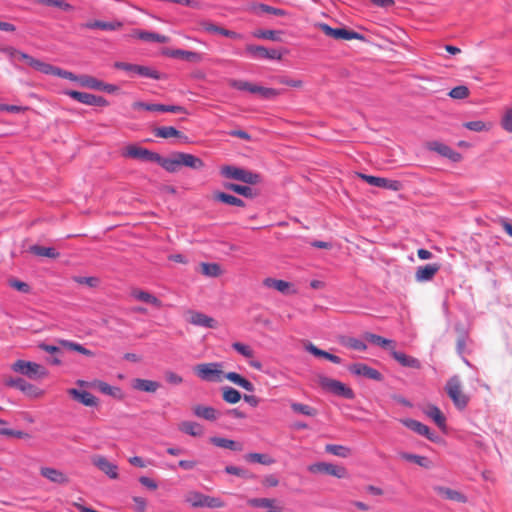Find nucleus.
<instances>
[{
	"instance_id": "f257e3e1",
	"label": "nucleus",
	"mask_w": 512,
	"mask_h": 512,
	"mask_svg": "<svg viewBox=\"0 0 512 512\" xmlns=\"http://www.w3.org/2000/svg\"><path fill=\"white\" fill-rule=\"evenodd\" d=\"M158 164L170 173L177 172L180 167H188L193 170H201L205 167V163L201 158L184 152H175L169 157H162L160 155Z\"/></svg>"
},
{
	"instance_id": "f03ea898",
	"label": "nucleus",
	"mask_w": 512,
	"mask_h": 512,
	"mask_svg": "<svg viewBox=\"0 0 512 512\" xmlns=\"http://www.w3.org/2000/svg\"><path fill=\"white\" fill-rule=\"evenodd\" d=\"M220 174L225 178L242 181L249 185L259 184L262 180L260 174L233 165L221 166Z\"/></svg>"
},
{
	"instance_id": "7ed1b4c3",
	"label": "nucleus",
	"mask_w": 512,
	"mask_h": 512,
	"mask_svg": "<svg viewBox=\"0 0 512 512\" xmlns=\"http://www.w3.org/2000/svg\"><path fill=\"white\" fill-rule=\"evenodd\" d=\"M445 391L458 409L463 410L467 407L469 396L462 391L458 376H453L447 381Z\"/></svg>"
},
{
	"instance_id": "20e7f679",
	"label": "nucleus",
	"mask_w": 512,
	"mask_h": 512,
	"mask_svg": "<svg viewBox=\"0 0 512 512\" xmlns=\"http://www.w3.org/2000/svg\"><path fill=\"white\" fill-rule=\"evenodd\" d=\"M222 367V363L219 362L202 363L196 365L194 371L203 381L220 382L224 375Z\"/></svg>"
},
{
	"instance_id": "39448f33",
	"label": "nucleus",
	"mask_w": 512,
	"mask_h": 512,
	"mask_svg": "<svg viewBox=\"0 0 512 512\" xmlns=\"http://www.w3.org/2000/svg\"><path fill=\"white\" fill-rule=\"evenodd\" d=\"M14 372L25 375L31 379L45 378L48 376V371L42 365L25 360H17L11 366Z\"/></svg>"
},
{
	"instance_id": "423d86ee",
	"label": "nucleus",
	"mask_w": 512,
	"mask_h": 512,
	"mask_svg": "<svg viewBox=\"0 0 512 512\" xmlns=\"http://www.w3.org/2000/svg\"><path fill=\"white\" fill-rule=\"evenodd\" d=\"M121 155L125 158L138 159L146 162H155L157 164L160 160V154L135 144H130L123 148Z\"/></svg>"
},
{
	"instance_id": "0eeeda50",
	"label": "nucleus",
	"mask_w": 512,
	"mask_h": 512,
	"mask_svg": "<svg viewBox=\"0 0 512 512\" xmlns=\"http://www.w3.org/2000/svg\"><path fill=\"white\" fill-rule=\"evenodd\" d=\"M312 474H327L342 479L348 476L347 469L342 465L327 462H316L307 467Z\"/></svg>"
},
{
	"instance_id": "6e6552de",
	"label": "nucleus",
	"mask_w": 512,
	"mask_h": 512,
	"mask_svg": "<svg viewBox=\"0 0 512 512\" xmlns=\"http://www.w3.org/2000/svg\"><path fill=\"white\" fill-rule=\"evenodd\" d=\"M319 383L323 389L332 392L335 395L342 396L347 399L354 398L353 390L338 380L328 377H320Z\"/></svg>"
},
{
	"instance_id": "1a4fd4ad",
	"label": "nucleus",
	"mask_w": 512,
	"mask_h": 512,
	"mask_svg": "<svg viewBox=\"0 0 512 512\" xmlns=\"http://www.w3.org/2000/svg\"><path fill=\"white\" fill-rule=\"evenodd\" d=\"M320 29L323 31V33L326 36H329L334 39H343V40H352V39H358V40H364V36L352 31L347 30L345 28H332L327 24H320Z\"/></svg>"
},
{
	"instance_id": "9d476101",
	"label": "nucleus",
	"mask_w": 512,
	"mask_h": 512,
	"mask_svg": "<svg viewBox=\"0 0 512 512\" xmlns=\"http://www.w3.org/2000/svg\"><path fill=\"white\" fill-rule=\"evenodd\" d=\"M39 473L43 478L56 485L64 486L70 483L69 476L62 470L54 467L42 466Z\"/></svg>"
},
{
	"instance_id": "9b49d317",
	"label": "nucleus",
	"mask_w": 512,
	"mask_h": 512,
	"mask_svg": "<svg viewBox=\"0 0 512 512\" xmlns=\"http://www.w3.org/2000/svg\"><path fill=\"white\" fill-rule=\"evenodd\" d=\"M4 384L9 387H16L28 396L31 397H41L43 395V391L37 388L36 386L28 383L23 378H5Z\"/></svg>"
},
{
	"instance_id": "f8f14e48",
	"label": "nucleus",
	"mask_w": 512,
	"mask_h": 512,
	"mask_svg": "<svg viewBox=\"0 0 512 512\" xmlns=\"http://www.w3.org/2000/svg\"><path fill=\"white\" fill-rule=\"evenodd\" d=\"M358 176L372 186L380 187V188H384V189H388V190H392V191H398L401 189V186H402L401 182H399L397 180H390L387 178L376 177V176L366 175V174H362V173H359Z\"/></svg>"
},
{
	"instance_id": "ddd939ff",
	"label": "nucleus",
	"mask_w": 512,
	"mask_h": 512,
	"mask_svg": "<svg viewBox=\"0 0 512 512\" xmlns=\"http://www.w3.org/2000/svg\"><path fill=\"white\" fill-rule=\"evenodd\" d=\"M427 148L431 151L438 153L442 157L449 159L452 162H459L462 159V155L459 152L453 150L448 145L439 141L428 142Z\"/></svg>"
},
{
	"instance_id": "4468645a",
	"label": "nucleus",
	"mask_w": 512,
	"mask_h": 512,
	"mask_svg": "<svg viewBox=\"0 0 512 512\" xmlns=\"http://www.w3.org/2000/svg\"><path fill=\"white\" fill-rule=\"evenodd\" d=\"M92 464L107 475L110 479H118V466L110 462L102 455H95L91 459Z\"/></svg>"
},
{
	"instance_id": "2eb2a0df",
	"label": "nucleus",
	"mask_w": 512,
	"mask_h": 512,
	"mask_svg": "<svg viewBox=\"0 0 512 512\" xmlns=\"http://www.w3.org/2000/svg\"><path fill=\"white\" fill-rule=\"evenodd\" d=\"M68 96L73 98L74 100L86 104V105H92V106H106L107 101L101 96H97L94 94L86 93V92H79L74 90H69L66 92Z\"/></svg>"
},
{
	"instance_id": "dca6fc26",
	"label": "nucleus",
	"mask_w": 512,
	"mask_h": 512,
	"mask_svg": "<svg viewBox=\"0 0 512 512\" xmlns=\"http://www.w3.org/2000/svg\"><path fill=\"white\" fill-rule=\"evenodd\" d=\"M186 315L187 321L194 326H201L206 328L217 327V321L204 313L189 310Z\"/></svg>"
},
{
	"instance_id": "f3484780",
	"label": "nucleus",
	"mask_w": 512,
	"mask_h": 512,
	"mask_svg": "<svg viewBox=\"0 0 512 512\" xmlns=\"http://www.w3.org/2000/svg\"><path fill=\"white\" fill-rule=\"evenodd\" d=\"M349 371L352 374L363 376L368 379H372L375 381H382L383 375L376 369L364 364V363H355L349 366Z\"/></svg>"
},
{
	"instance_id": "a211bd4d",
	"label": "nucleus",
	"mask_w": 512,
	"mask_h": 512,
	"mask_svg": "<svg viewBox=\"0 0 512 512\" xmlns=\"http://www.w3.org/2000/svg\"><path fill=\"white\" fill-rule=\"evenodd\" d=\"M262 284L264 287L277 290L284 295L297 293L296 289L293 287V284L285 280L267 277L262 281Z\"/></svg>"
},
{
	"instance_id": "6ab92c4d",
	"label": "nucleus",
	"mask_w": 512,
	"mask_h": 512,
	"mask_svg": "<svg viewBox=\"0 0 512 512\" xmlns=\"http://www.w3.org/2000/svg\"><path fill=\"white\" fill-rule=\"evenodd\" d=\"M402 422L407 428L411 429L417 434L425 436L430 441H436L437 436L435 435V433L431 432L430 428L427 425L414 419H405Z\"/></svg>"
},
{
	"instance_id": "aec40b11",
	"label": "nucleus",
	"mask_w": 512,
	"mask_h": 512,
	"mask_svg": "<svg viewBox=\"0 0 512 512\" xmlns=\"http://www.w3.org/2000/svg\"><path fill=\"white\" fill-rule=\"evenodd\" d=\"M391 356L394 360H396L401 366L413 368V369H421L422 364L419 359L407 355L403 352L396 351L395 349H391Z\"/></svg>"
},
{
	"instance_id": "412c9836",
	"label": "nucleus",
	"mask_w": 512,
	"mask_h": 512,
	"mask_svg": "<svg viewBox=\"0 0 512 512\" xmlns=\"http://www.w3.org/2000/svg\"><path fill=\"white\" fill-rule=\"evenodd\" d=\"M68 394L77 402L88 406L94 407L97 405V398L90 392L80 391L75 388L68 390Z\"/></svg>"
},
{
	"instance_id": "4be33fe9",
	"label": "nucleus",
	"mask_w": 512,
	"mask_h": 512,
	"mask_svg": "<svg viewBox=\"0 0 512 512\" xmlns=\"http://www.w3.org/2000/svg\"><path fill=\"white\" fill-rule=\"evenodd\" d=\"M433 490L440 496L444 497L445 499L459 502V503H466L467 497L462 494L461 492L451 489L449 487L444 486H434Z\"/></svg>"
},
{
	"instance_id": "5701e85b",
	"label": "nucleus",
	"mask_w": 512,
	"mask_h": 512,
	"mask_svg": "<svg viewBox=\"0 0 512 512\" xmlns=\"http://www.w3.org/2000/svg\"><path fill=\"white\" fill-rule=\"evenodd\" d=\"M131 296L138 301L150 304L156 308L162 307V302L155 295L147 291L135 288L131 291Z\"/></svg>"
},
{
	"instance_id": "b1692460",
	"label": "nucleus",
	"mask_w": 512,
	"mask_h": 512,
	"mask_svg": "<svg viewBox=\"0 0 512 512\" xmlns=\"http://www.w3.org/2000/svg\"><path fill=\"white\" fill-rule=\"evenodd\" d=\"M439 269V264H428L425 266H420L416 271L415 278L419 282L429 281L433 279Z\"/></svg>"
},
{
	"instance_id": "393cba45",
	"label": "nucleus",
	"mask_w": 512,
	"mask_h": 512,
	"mask_svg": "<svg viewBox=\"0 0 512 512\" xmlns=\"http://www.w3.org/2000/svg\"><path fill=\"white\" fill-rule=\"evenodd\" d=\"M192 411L196 417L202 418V419H205L208 421H215L219 416V412L211 406L194 405L192 407Z\"/></svg>"
},
{
	"instance_id": "a878e982",
	"label": "nucleus",
	"mask_w": 512,
	"mask_h": 512,
	"mask_svg": "<svg viewBox=\"0 0 512 512\" xmlns=\"http://www.w3.org/2000/svg\"><path fill=\"white\" fill-rule=\"evenodd\" d=\"M210 197L214 202L224 203L229 206H244V202L240 198L224 192L214 191Z\"/></svg>"
},
{
	"instance_id": "bb28decb",
	"label": "nucleus",
	"mask_w": 512,
	"mask_h": 512,
	"mask_svg": "<svg viewBox=\"0 0 512 512\" xmlns=\"http://www.w3.org/2000/svg\"><path fill=\"white\" fill-rule=\"evenodd\" d=\"M132 37H136L143 41L148 42H158V43H168L169 38L165 35H161L154 32L142 31V30H134L131 34Z\"/></svg>"
},
{
	"instance_id": "cd10ccee",
	"label": "nucleus",
	"mask_w": 512,
	"mask_h": 512,
	"mask_svg": "<svg viewBox=\"0 0 512 512\" xmlns=\"http://www.w3.org/2000/svg\"><path fill=\"white\" fill-rule=\"evenodd\" d=\"M160 387V383L153 380L136 378L132 381V388L139 391L154 393Z\"/></svg>"
},
{
	"instance_id": "c85d7f7f",
	"label": "nucleus",
	"mask_w": 512,
	"mask_h": 512,
	"mask_svg": "<svg viewBox=\"0 0 512 512\" xmlns=\"http://www.w3.org/2000/svg\"><path fill=\"white\" fill-rule=\"evenodd\" d=\"M178 429L190 436L200 437L204 434L203 426L193 421H183L178 425Z\"/></svg>"
},
{
	"instance_id": "c756f323",
	"label": "nucleus",
	"mask_w": 512,
	"mask_h": 512,
	"mask_svg": "<svg viewBox=\"0 0 512 512\" xmlns=\"http://www.w3.org/2000/svg\"><path fill=\"white\" fill-rule=\"evenodd\" d=\"M210 443L215 445L216 447L225 448L233 451H242L243 450V444L236 442L234 440H230L223 437H211L209 439Z\"/></svg>"
},
{
	"instance_id": "7c9ffc66",
	"label": "nucleus",
	"mask_w": 512,
	"mask_h": 512,
	"mask_svg": "<svg viewBox=\"0 0 512 512\" xmlns=\"http://www.w3.org/2000/svg\"><path fill=\"white\" fill-rule=\"evenodd\" d=\"M28 251L38 257H46L56 259L60 256V253L53 247H45L41 245H32Z\"/></svg>"
},
{
	"instance_id": "2f4dec72",
	"label": "nucleus",
	"mask_w": 512,
	"mask_h": 512,
	"mask_svg": "<svg viewBox=\"0 0 512 512\" xmlns=\"http://www.w3.org/2000/svg\"><path fill=\"white\" fill-rule=\"evenodd\" d=\"M167 55L173 58H180L195 63L200 62L202 60V55L200 53L182 49L172 50L170 52H167Z\"/></svg>"
},
{
	"instance_id": "473e14b6",
	"label": "nucleus",
	"mask_w": 512,
	"mask_h": 512,
	"mask_svg": "<svg viewBox=\"0 0 512 512\" xmlns=\"http://www.w3.org/2000/svg\"><path fill=\"white\" fill-rule=\"evenodd\" d=\"M425 414L429 418H431L440 429L445 430V428H446V418H445V416L443 415V413L441 412V410L437 406L429 405L425 409Z\"/></svg>"
},
{
	"instance_id": "72a5a7b5",
	"label": "nucleus",
	"mask_w": 512,
	"mask_h": 512,
	"mask_svg": "<svg viewBox=\"0 0 512 512\" xmlns=\"http://www.w3.org/2000/svg\"><path fill=\"white\" fill-rule=\"evenodd\" d=\"M201 26L206 32H209V33L220 34V35H223V36L229 37V38H239L240 37V35L237 34L236 32L219 27L210 22H202Z\"/></svg>"
},
{
	"instance_id": "f704fd0d",
	"label": "nucleus",
	"mask_w": 512,
	"mask_h": 512,
	"mask_svg": "<svg viewBox=\"0 0 512 512\" xmlns=\"http://www.w3.org/2000/svg\"><path fill=\"white\" fill-rule=\"evenodd\" d=\"M224 377L229 381L233 382L234 384L242 387L246 391L253 392L255 389L254 385L249 380H247L246 378H244L243 376L236 372H228L227 374L224 375Z\"/></svg>"
},
{
	"instance_id": "c9c22d12",
	"label": "nucleus",
	"mask_w": 512,
	"mask_h": 512,
	"mask_svg": "<svg viewBox=\"0 0 512 512\" xmlns=\"http://www.w3.org/2000/svg\"><path fill=\"white\" fill-rule=\"evenodd\" d=\"M244 459L250 463H259V464L267 465V466L275 463V459L272 458L271 456H269L268 454L256 453V452L247 453L244 456Z\"/></svg>"
},
{
	"instance_id": "e433bc0d",
	"label": "nucleus",
	"mask_w": 512,
	"mask_h": 512,
	"mask_svg": "<svg viewBox=\"0 0 512 512\" xmlns=\"http://www.w3.org/2000/svg\"><path fill=\"white\" fill-rule=\"evenodd\" d=\"M58 343L64 347V348H67L71 351H75V352H78V353H81L87 357H94L95 356V353L87 348H85L83 345L79 344V343H76V342H73V341H69V340H64V339H60L58 340Z\"/></svg>"
},
{
	"instance_id": "4c0bfd02",
	"label": "nucleus",
	"mask_w": 512,
	"mask_h": 512,
	"mask_svg": "<svg viewBox=\"0 0 512 512\" xmlns=\"http://www.w3.org/2000/svg\"><path fill=\"white\" fill-rule=\"evenodd\" d=\"M364 337L370 343L378 345L384 349H389L390 351L392 348L395 349V343L390 339H386L373 333H366Z\"/></svg>"
},
{
	"instance_id": "58836bf2",
	"label": "nucleus",
	"mask_w": 512,
	"mask_h": 512,
	"mask_svg": "<svg viewBox=\"0 0 512 512\" xmlns=\"http://www.w3.org/2000/svg\"><path fill=\"white\" fill-rule=\"evenodd\" d=\"M399 456L406 461L413 462L421 467L424 468H431L432 462L425 456H420L416 454H411L407 452H401L399 453Z\"/></svg>"
},
{
	"instance_id": "ea45409f",
	"label": "nucleus",
	"mask_w": 512,
	"mask_h": 512,
	"mask_svg": "<svg viewBox=\"0 0 512 512\" xmlns=\"http://www.w3.org/2000/svg\"><path fill=\"white\" fill-rule=\"evenodd\" d=\"M306 350L308 352H310L311 354H313L314 356L316 357H322V358H325L335 364H340L341 363V358L338 357L337 355H334V354H331L327 351H324V350H321L319 349L318 347H316L315 345L313 344H309L307 347H306Z\"/></svg>"
},
{
	"instance_id": "a19ab883",
	"label": "nucleus",
	"mask_w": 512,
	"mask_h": 512,
	"mask_svg": "<svg viewBox=\"0 0 512 512\" xmlns=\"http://www.w3.org/2000/svg\"><path fill=\"white\" fill-rule=\"evenodd\" d=\"M200 272L207 277H219L223 274V270L218 263H201Z\"/></svg>"
},
{
	"instance_id": "79ce46f5",
	"label": "nucleus",
	"mask_w": 512,
	"mask_h": 512,
	"mask_svg": "<svg viewBox=\"0 0 512 512\" xmlns=\"http://www.w3.org/2000/svg\"><path fill=\"white\" fill-rule=\"evenodd\" d=\"M88 29H101V30H117L122 27L121 22H104V21H93L88 22L84 25Z\"/></svg>"
},
{
	"instance_id": "37998d69",
	"label": "nucleus",
	"mask_w": 512,
	"mask_h": 512,
	"mask_svg": "<svg viewBox=\"0 0 512 512\" xmlns=\"http://www.w3.org/2000/svg\"><path fill=\"white\" fill-rule=\"evenodd\" d=\"M222 398L229 404H235L240 401L241 394L235 388L226 386L222 388Z\"/></svg>"
},
{
	"instance_id": "c03bdc74",
	"label": "nucleus",
	"mask_w": 512,
	"mask_h": 512,
	"mask_svg": "<svg viewBox=\"0 0 512 512\" xmlns=\"http://www.w3.org/2000/svg\"><path fill=\"white\" fill-rule=\"evenodd\" d=\"M325 451L335 456H339L342 458H347L351 455L352 451L349 447L335 444H327L325 446Z\"/></svg>"
},
{
	"instance_id": "a18cd8bd",
	"label": "nucleus",
	"mask_w": 512,
	"mask_h": 512,
	"mask_svg": "<svg viewBox=\"0 0 512 512\" xmlns=\"http://www.w3.org/2000/svg\"><path fill=\"white\" fill-rule=\"evenodd\" d=\"M224 187L228 190H231L239 195L245 196L247 198H252L255 193L253 189L249 186L234 184V183H226Z\"/></svg>"
},
{
	"instance_id": "49530a36",
	"label": "nucleus",
	"mask_w": 512,
	"mask_h": 512,
	"mask_svg": "<svg viewBox=\"0 0 512 512\" xmlns=\"http://www.w3.org/2000/svg\"><path fill=\"white\" fill-rule=\"evenodd\" d=\"M154 134L156 137L160 138H171V137H181L182 134L179 130L172 126H162L158 127L154 130Z\"/></svg>"
},
{
	"instance_id": "de8ad7c7",
	"label": "nucleus",
	"mask_w": 512,
	"mask_h": 512,
	"mask_svg": "<svg viewBox=\"0 0 512 512\" xmlns=\"http://www.w3.org/2000/svg\"><path fill=\"white\" fill-rule=\"evenodd\" d=\"M280 31L276 30H264L258 29L252 32V36L258 39H267L271 41H279L280 40Z\"/></svg>"
},
{
	"instance_id": "09e8293b",
	"label": "nucleus",
	"mask_w": 512,
	"mask_h": 512,
	"mask_svg": "<svg viewBox=\"0 0 512 512\" xmlns=\"http://www.w3.org/2000/svg\"><path fill=\"white\" fill-rule=\"evenodd\" d=\"M73 281L79 285H86L90 288H98L101 284V279L97 276H74Z\"/></svg>"
},
{
	"instance_id": "8fccbe9b",
	"label": "nucleus",
	"mask_w": 512,
	"mask_h": 512,
	"mask_svg": "<svg viewBox=\"0 0 512 512\" xmlns=\"http://www.w3.org/2000/svg\"><path fill=\"white\" fill-rule=\"evenodd\" d=\"M247 503L251 507L271 509L275 506L276 500L272 498H252Z\"/></svg>"
},
{
	"instance_id": "3c124183",
	"label": "nucleus",
	"mask_w": 512,
	"mask_h": 512,
	"mask_svg": "<svg viewBox=\"0 0 512 512\" xmlns=\"http://www.w3.org/2000/svg\"><path fill=\"white\" fill-rule=\"evenodd\" d=\"M229 85L234 89H237L240 91H247L252 94H254L255 87H256V84H253V83H250V82L244 81V80H235V79L229 80Z\"/></svg>"
},
{
	"instance_id": "603ef678",
	"label": "nucleus",
	"mask_w": 512,
	"mask_h": 512,
	"mask_svg": "<svg viewBox=\"0 0 512 512\" xmlns=\"http://www.w3.org/2000/svg\"><path fill=\"white\" fill-rule=\"evenodd\" d=\"M463 126L471 131L474 132H483V131H489L492 128L491 123H485L483 121L477 120V121H469L465 122Z\"/></svg>"
},
{
	"instance_id": "864d4df0",
	"label": "nucleus",
	"mask_w": 512,
	"mask_h": 512,
	"mask_svg": "<svg viewBox=\"0 0 512 512\" xmlns=\"http://www.w3.org/2000/svg\"><path fill=\"white\" fill-rule=\"evenodd\" d=\"M501 127L508 133H512V106L506 107L500 121Z\"/></svg>"
},
{
	"instance_id": "5fc2aeb1",
	"label": "nucleus",
	"mask_w": 512,
	"mask_h": 512,
	"mask_svg": "<svg viewBox=\"0 0 512 512\" xmlns=\"http://www.w3.org/2000/svg\"><path fill=\"white\" fill-rule=\"evenodd\" d=\"M265 47L260 45L247 44L246 53L254 59H265Z\"/></svg>"
},
{
	"instance_id": "6e6d98bb",
	"label": "nucleus",
	"mask_w": 512,
	"mask_h": 512,
	"mask_svg": "<svg viewBox=\"0 0 512 512\" xmlns=\"http://www.w3.org/2000/svg\"><path fill=\"white\" fill-rule=\"evenodd\" d=\"M81 86L90 88V89H102V81H99L98 79L91 77V76H81L78 77V81Z\"/></svg>"
},
{
	"instance_id": "4d7b16f0",
	"label": "nucleus",
	"mask_w": 512,
	"mask_h": 512,
	"mask_svg": "<svg viewBox=\"0 0 512 512\" xmlns=\"http://www.w3.org/2000/svg\"><path fill=\"white\" fill-rule=\"evenodd\" d=\"M254 94H258L263 99H273L280 95V91L256 85Z\"/></svg>"
},
{
	"instance_id": "13d9d810",
	"label": "nucleus",
	"mask_w": 512,
	"mask_h": 512,
	"mask_svg": "<svg viewBox=\"0 0 512 512\" xmlns=\"http://www.w3.org/2000/svg\"><path fill=\"white\" fill-rule=\"evenodd\" d=\"M253 9H254V11L260 10L262 12L270 13V14H273L276 16H286L287 15V11H285L283 9L275 8V7H272V6H269L266 4H262V3L256 4L255 6H253Z\"/></svg>"
},
{
	"instance_id": "bf43d9fd",
	"label": "nucleus",
	"mask_w": 512,
	"mask_h": 512,
	"mask_svg": "<svg viewBox=\"0 0 512 512\" xmlns=\"http://www.w3.org/2000/svg\"><path fill=\"white\" fill-rule=\"evenodd\" d=\"M232 347L235 351L241 354L243 357L250 359L254 356V350L247 344L241 342H234Z\"/></svg>"
},
{
	"instance_id": "052dcab7",
	"label": "nucleus",
	"mask_w": 512,
	"mask_h": 512,
	"mask_svg": "<svg viewBox=\"0 0 512 512\" xmlns=\"http://www.w3.org/2000/svg\"><path fill=\"white\" fill-rule=\"evenodd\" d=\"M205 498L206 495L194 491L187 494L186 501L190 503L193 507H203Z\"/></svg>"
},
{
	"instance_id": "680f3d73",
	"label": "nucleus",
	"mask_w": 512,
	"mask_h": 512,
	"mask_svg": "<svg viewBox=\"0 0 512 512\" xmlns=\"http://www.w3.org/2000/svg\"><path fill=\"white\" fill-rule=\"evenodd\" d=\"M291 409L296 412L300 413L306 416H315L316 410L308 405L302 404V403H292Z\"/></svg>"
},
{
	"instance_id": "e2e57ef3",
	"label": "nucleus",
	"mask_w": 512,
	"mask_h": 512,
	"mask_svg": "<svg viewBox=\"0 0 512 512\" xmlns=\"http://www.w3.org/2000/svg\"><path fill=\"white\" fill-rule=\"evenodd\" d=\"M134 110L158 111L161 112L162 104L145 103L136 101L132 104Z\"/></svg>"
},
{
	"instance_id": "0e129e2a",
	"label": "nucleus",
	"mask_w": 512,
	"mask_h": 512,
	"mask_svg": "<svg viewBox=\"0 0 512 512\" xmlns=\"http://www.w3.org/2000/svg\"><path fill=\"white\" fill-rule=\"evenodd\" d=\"M343 344L349 348L358 351H365L367 349V345L357 338H347L346 340L343 341Z\"/></svg>"
},
{
	"instance_id": "69168bd1",
	"label": "nucleus",
	"mask_w": 512,
	"mask_h": 512,
	"mask_svg": "<svg viewBox=\"0 0 512 512\" xmlns=\"http://www.w3.org/2000/svg\"><path fill=\"white\" fill-rule=\"evenodd\" d=\"M136 74L139 76H142V77H147V78H152V79H157V80L160 79V74L158 73V71L151 69L147 66L138 65Z\"/></svg>"
},
{
	"instance_id": "338daca9",
	"label": "nucleus",
	"mask_w": 512,
	"mask_h": 512,
	"mask_svg": "<svg viewBox=\"0 0 512 512\" xmlns=\"http://www.w3.org/2000/svg\"><path fill=\"white\" fill-rule=\"evenodd\" d=\"M468 95H469V89L464 85L454 87L449 92V96L453 99H465L468 97Z\"/></svg>"
},
{
	"instance_id": "774afa93",
	"label": "nucleus",
	"mask_w": 512,
	"mask_h": 512,
	"mask_svg": "<svg viewBox=\"0 0 512 512\" xmlns=\"http://www.w3.org/2000/svg\"><path fill=\"white\" fill-rule=\"evenodd\" d=\"M261 485L264 488H274L279 485V478L275 474H267L262 477Z\"/></svg>"
}]
</instances>
